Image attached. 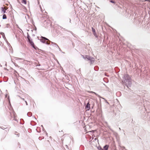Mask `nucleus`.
Masks as SVG:
<instances>
[{"label":"nucleus","instance_id":"nucleus-1","mask_svg":"<svg viewBox=\"0 0 150 150\" xmlns=\"http://www.w3.org/2000/svg\"><path fill=\"white\" fill-rule=\"evenodd\" d=\"M27 38L28 39V41L29 42L31 45L34 48H35V46L32 40H30V36L29 35L28 36Z\"/></svg>","mask_w":150,"mask_h":150},{"label":"nucleus","instance_id":"nucleus-2","mask_svg":"<svg viewBox=\"0 0 150 150\" xmlns=\"http://www.w3.org/2000/svg\"><path fill=\"white\" fill-rule=\"evenodd\" d=\"M1 8L2 13H6V11L8 9V8L6 6H5L4 7H1Z\"/></svg>","mask_w":150,"mask_h":150},{"label":"nucleus","instance_id":"nucleus-3","mask_svg":"<svg viewBox=\"0 0 150 150\" xmlns=\"http://www.w3.org/2000/svg\"><path fill=\"white\" fill-rule=\"evenodd\" d=\"M86 110H89L90 109V105L88 102L86 107Z\"/></svg>","mask_w":150,"mask_h":150},{"label":"nucleus","instance_id":"nucleus-4","mask_svg":"<svg viewBox=\"0 0 150 150\" xmlns=\"http://www.w3.org/2000/svg\"><path fill=\"white\" fill-rule=\"evenodd\" d=\"M82 57L84 59L87 58L88 60H91V57L89 56L85 55L84 56L83 55Z\"/></svg>","mask_w":150,"mask_h":150},{"label":"nucleus","instance_id":"nucleus-5","mask_svg":"<svg viewBox=\"0 0 150 150\" xmlns=\"http://www.w3.org/2000/svg\"><path fill=\"white\" fill-rule=\"evenodd\" d=\"M92 32L93 33V34L95 36H97L96 33V32L94 28L93 27L92 28Z\"/></svg>","mask_w":150,"mask_h":150},{"label":"nucleus","instance_id":"nucleus-6","mask_svg":"<svg viewBox=\"0 0 150 150\" xmlns=\"http://www.w3.org/2000/svg\"><path fill=\"white\" fill-rule=\"evenodd\" d=\"M109 147L108 145H106L103 147V149L105 150H108Z\"/></svg>","mask_w":150,"mask_h":150},{"label":"nucleus","instance_id":"nucleus-7","mask_svg":"<svg viewBox=\"0 0 150 150\" xmlns=\"http://www.w3.org/2000/svg\"><path fill=\"white\" fill-rule=\"evenodd\" d=\"M21 2L22 3L24 4H26V2L25 0H21Z\"/></svg>","mask_w":150,"mask_h":150},{"label":"nucleus","instance_id":"nucleus-8","mask_svg":"<svg viewBox=\"0 0 150 150\" xmlns=\"http://www.w3.org/2000/svg\"><path fill=\"white\" fill-rule=\"evenodd\" d=\"M6 16L5 14H4L3 16V19H6Z\"/></svg>","mask_w":150,"mask_h":150},{"label":"nucleus","instance_id":"nucleus-9","mask_svg":"<svg viewBox=\"0 0 150 150\" xmlns=\"http://www.w3.org/2000/svg\"><path fill=\"white\" fill-rule=\"evenodd\" d=\"M42 38L44 39V40H47L48 39L45 37H42Z\"/></svg>","mask_w":150,"mask_h":150},{"label":"nucleus","instance_id":"nucleus-10","mask_svg":"<svg viewBox=\"0 0 150 150\" xmlns=\"http://www.w3.org/2000/svg\"><path fill=\"white\" fill-rule=\"evenodd\" d=\"M110 2L112 3H115V2L113 1H112V0H111L110 1Z\"/></svg>","mask_w":150,"mask_h":150},{"label":"nucleus","instance_id":"nucleus-11","mask_svg":"<svg viewBox=\"0 0 150 150\" xmlns=\"http://www.w3.org/2000/svg\"><path fill=\"white\" fill-rule=\"evenodd\" d=\"M125 76L126 77L128 78V77H129V76L128 75H126L124 76L125 77Z\"/></svg>","mask_w":150,"mask_h":150},{"label":"nucleus","instance_id":"nucleus-12","mask_svg":"<svg viewBox=\"0 0 150 150\" xmlns=\"http://www.w3.org/2000/svg\"><path fill=\"white\" fill-rule=\"evenodd\" d=\"M25 103H26V105H28V104H27V101H25Z\"/></svg>","mask_w":150,"mask_h":150}]
</instances>
